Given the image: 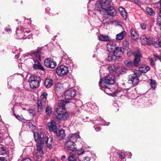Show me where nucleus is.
<instances>
[{"instance_id":"nucleus-50","label":"nucleus","mask_w":161,"mask_h":161,"mask_svg":"<svg viewBox=\"0 0 161 161\" xmlns=\"http://www.w3.org/2000/svg\"><path fill=\"white\" fill-rule=\"evenodd\" d=\"M158 44L160 47L161 48V36L158 39Z\"/></svg>"},{"instance_id":"nucleus-13","label":"nucleus","mask_w":161,"mask_h":161,"mask_svg":"<svg viewBox=\"0 0 161 161\" xmlns=\"http://www.w3.org/2000/svg\"><path fill=\"white\" fill-rule=\"evenodd\" d=\"M56 116L57 119L60 120H64L69 117V114L66 112H61L60 110H57Z\"/></svg>"},{"instance_id":"nucleus-5","label":"nucleus","mask_w":161,"mask_h":161,"mask_svg":"<svg viewBox=\"0 0 161 161\" xmlns=\"http://www.w3.org/2000/svg\"><path fill=\"white\" fill-rule=\"evenodd\" d=\"M47 94L44 92L41 95V98L42 100L38 99L37 100V112L40 114H42L43 108H44L47 104Z\"/></svg>"},{"instance_id":"nucleus-54","label":"nucleus","mask_w":161,"mask_h":161,"mask_svg":"<svg viewBox=\"0 0 161 161\" xmlns=\"http://www.w3.org/2000/svg\"><path fill=\"white\" fill-rule=\"evenodd\" d=\"M21 161H31V160L29 158H25Z\"/></svg>"},{"instance_id":"nucleus-57","label":"nucleus","mask_w":161,"mask_h":161,"mask_svg":"<svg viewBox=\"0 0 161 161\" xmlns=\"http://www.w3.org/2000/svg\"><path fill=\"white\" fill-rule=\"evenodd\" d=\"M0 161H7L4 157H0Z\"/></svg>"},{"instance_id":"nucleus-55","label":"nucleus","mask_w":161,"mask_h":161,"mask_svg":"<svg viewBox=\"0 0 161 161\" xmlns=\"http://www.w3.org/2000/svg\"><path fill=\"white\" fill-rule=\"evenodd\" d=\"M33 124H32L31 123L29 122L28 123L27 125V126L30 128H31V127L32 126Z\"/></svg>"},{"instance_id":"nucleus-3","label":"nucleus","mask_w":161,"mask_h":161,"mask_svg":"<svg viewBox=\"0 0 161 161\" xmlns=\"http://www.w3.org/2000/svg\"><path fill=\"white\" fill-rule=\"evenodd\" d=\"M111 1L110 0H101L97 2L96 3V8L97 10L103 14L111 15Z\"/></svg>"},{"instance_id":"nucleus-58","label":"nucleus","mask_w":161,"mask_h":161,"mask_svg":"<svg viewBox=\"0 0 161 161\" xmlns=\"http://www.w3.org/2000/svg\"><path fill=\"white\" fill-rule=\"evenodd\" d=\"M30 129L31 130H34L36 129V126L32 125V126L31 128H30Z\"/></svg>"},{"instance_id":"nucleus-42","label":"nucleus","mask_w":161,"mask_h":161,"mask_svg":"<svg viewBox=\"0 0 161 161\" xmlns=\"http://www.w3.org/2000/svg\"><path fill=\"white\" fill-rule=\"evenodd\" d=\"M154 58L156 60H159L161 62V54L160 56L154 55Z\"/></svg>"},{"instance_id":"nucleus-14","label":"nucleus","mask_w":161,"mask_h":161,"mask_svg":"<svg viewBox=\"0 0 161 161\" xmlns=\"http://www.w3.org/2000/svg\"><path fill=\"white\" fill-rule=\"evenodd\" d=\"M64 97L65 99L70 100L73 98L75 96V91L74 89H70L65 91Z\"/></svg>"},{"instance_id":"nucleus-10","label":"nucleus","mask_w":161,"mask_h":161,"mask_svg":"<svg viewBox=\"0 0 161 161\" xmlns=\"http://www.w3.org/2000/svg\"><path fill=\"white\" fill-rule=\"evenodd\" d=\"M69 72L67 67L62 65L58 67L57 69L56 72L59 76H63L66 75Z\"/></svg>"},{"instance_id":"nucleus-56","label":"nucleus","mask_w":161,"mask_h":161,"mask_svg":"<svg viewBox=\"0 0 161 161\" xmlns=\"http://www.w3.org/2000/svg\"><path fill=\"white\" fill-rule=\"evenodd\" d=\"M90 159L89 158L86 157L85 158V159H84V161H85V160H86V161H90Z\"/></svg>"},{"instance_id":"nucleus-34","label":"nucleus","mask_w":161,"mask_h":161,"mask_svg":"<svg viewBox=\"0 0 161 161\" xmlns=\"http://www.w3.org/2000/svg\"><path fill=\"white\" fill-rule=\"evenodd\" d=\"M147 12L149 14L151 15H153L155 14V13L153 10L151 8L147 7L146 9Z\"/></svg>"},{"instance_id":"nucleus-40","label":"nucleus","mask_w":161,"mask_h":161,"mask_svg":"<svg viewBox=\"0 0 161 161\" xmlns=\"http://www.w3.org/2000/svg\"><path fill=\"white\" fill-rule=\"evenodd\" d=\"M123 46L125 48H128L129 46V43L127 41L125 40L123 42Z\"/></svg>"},{"instance_id":"nucleus-39","label":"nucleus","mask_w":161,"mask_h":161,"mask_svg":"<svg viewBox=\"0 0 161 161\" xmlns=\"http://www.w3.org/2000/svg\"><path fill=\"white\" fill-rule=\"evenodd\" d=\"M118 154L119 155V157L122 159H123L125 158V153L121 152H119L118 153Z\"/></svg>"},{"instance_id":"nucleus-63","label":"nucleus","mask_w":161,"mask_h":161,"mask_svg":"<svg viewBox=\"0 0 161 161\" xmlns=\"http://www.w3.org/2000/svg\"><path fill=\"white\" fill-rule=\"evenodd\" d=\"M110 68H111V67L109 66L108 67V68L109 71H110Z\"/></svg>"},{"instance_id":"nucleus-2","label":"nucleus","mask_w":161,"mask_h":161,"mask_svg":"<svg viewBox=\"0 0 161 161\" xmlns=\"http://www.w3.org/2000/svg\"><path fill=\"white\" fill-rule=\"evenodd\" d=\"M150 70V68L148 66L143 65L139 68V70H135L133 74L129 76V81H130L134 85H136L139 82L138 77L141 75V72L142 73H146Z\"/></svg>"},{"instance_id":"nucleus-6","label":"nucleus","mask_w":161,"mask_h":161,"mask_svg":"<svg viewBox=\"0 0 161 161\" xmlns=\"http://www.w3.org/2000/svg\"><path fill=\"white\" fill-rule=\"evenodd\" d=\"M113 53V54L111 56V62L114 61V62L117 61L123 54L122 48L120 47H116Z\"/></svg>"},{"instance_id":"nucleus-29","label":"nucleus","mask_w":161,"mask_h":161,"mask_svg":"<svg viewBox=\"0 0 161 161\" xmlns=\"http://www.w3.org/2000/svg\"><path fill=\"white\" fill-rule=\"evenodd\" d=\"M53 84V80L52 79H47L45 81V86L47 88H50Z\"/></svg>"},{"instance_id":"nucleus-41","label":"nucleus","mask_w":161,"mask_h":161,"mask_svg":"<svg viewBox=\"0 0 161 161\" xmlns=\"http://www.w3.org/2000/svg\"><path fill=\"white\" fill-rule=\"evenodd\" d=\"M84 152V150L83 149L81 148L80 149L78 150L77 151V154L79 155H80L82 154H83Z\"/></svg>"},{"instance_id":"nucleus-7","label":"nucleus","mask_w":161,"mask_h":161,"mask_svg":"<svg viewBox=\"0 0 161 161\" xmlns=\"http://www.w3.org/2000/svg\"><path fill=\"white\" fill-rule=\"evenodd\" d=\"M40 81V77L34 75H31L29 79L30 85L32 88L38 87Z\"/></svg>"},{"instance_id":"nucleus-27","label":"nucleus","mask_w":161,"mask_h":161,"mask_svg":"<svg viewBox=\"0 0 161 161\" xmlns=\"http://www.w3.org/2000/svg\"><path fill=\"white\" fill-rule=\"evenodd\" d=\"M65 101L62 100L59 101L58 103V108H57V110H59L60 109L62 110L64 109L65 108Z\"/></svg>"},{"instance_id":"nucleus-4","label":"nucleus","mask_w":161,"mask_h":161,"mask_svg":"<svg viewBox=\"0 0 161 161\" xmlns=\"http://www.w3.org/2000/svg\"><path fill=\"white\" fill-rule=\"evenodd\" d=\"M133 54L135 58L133 63L130 59L125 60L124 61V63L127 67H131L133 65L136 67L138 66L139 63L140 61V58H142V55L140 52L138 51L134 53Z\"/></svg>"},{"instance_id":"nucleus-47","label":"nucleus","mask_w":161,"mask_h":161,"mask_svg":"<svg viewBox=\"0 0 161 161\" xmlns=\"http://www.w3.org/2000/svg\"><path fill=\"white\" fill-rule=\"evenodd\" d=\"M94 128L97 131H99L101 130L100 128L98 126H94Z\"/></svg>"},{"instance_id":"nucleus-61","label":"nucleus","mask_w":161,"mask_h":161,"mask_svg":"<svg viewBox=\"0 0 161 161\" xmlns=\"http://www.w3.org/2000/svg\"><path fill=\"white\" fill-rule=\"evenodd\" d=\"M160 10L161 11V0L160 1Z\"/></svg>"},{"instance_id":"nucleus-49","label":"nucleus","mask_w":161,"mask_h":161,"mask_svg":"<svg viewBox=\"0 0 161 161\" xmlns=\"http://www.w3.org/2000/svg\"><path fill=\"white\" fill-rule=\"evenodd\" d=\"M149 62L152 66H153L154 65L153 61L152 58L149 59Z\"/></svg>"},{"instance_id":"nucleus-44","label":"nucleus","mask_w":161,"mask_h":161,"mask_svg":"<svg viewBox=\"0 0 161 161\" xmlns=\"http://www.w3.org/2000/svg\"><path fill=\"white\" fill-rule=\"evenodd\" d=\"M120 91L119 90H116V91L114 92L112 94H111V96L114 97L116 96V94L120 92Z\"/></svg>"},{"instance_id":"nucleus-26","label":"nucleus","mask_w":161,"mask_h":161,"mask_svg":"<svg viewBox=\"0 0 161 161\" xmlns=\"http://www.w3.org/2000/svg\"><path fill=\"white\" fill-rule=\"evenodd\" d=\"M41 49L40 48L36 52L32 51L31 52V54L32 56H35L40 60H41L40 53L41 52Z\"/></svg>"},{"instance_id":"nucleus-24","label":"nucleus","mask_w":161,"mask_h":161,"mask_svg":"<svg viewBox=\"0 0 161 161\" xmlns=\"http://www.w3.org/2000/svg\"><path fill=\"white\" fill-rule=\"evenodd\" d=\"M118 9L120 14L122 16L124 19L125 20L127 18V13L125 8L122 7H120Z\"/></svg>"},{"instance_id":"nucleus-38","label":"nucleus","mask_w":161,"mask_h":161,"mask_svg":"<svg viewBox=\"0 0 161 161\" xmlns=\"http://www.w3.org/2000/svg\"><path fill=\"white\" fill-rule=\"evenodd\" d=\"M157 24L158 26L161 25V15L160 14V13H159V16L157 18Z\"/></svg>"},{"instance_id":"nucleus-8","label":"nucleus","mask_w":161,"mask_h":161,"mask_svg":"<svg viewBox=\"0 0 161 161\" xmlns=\"http://www.w3.org/2000/svg\"><path fill=\"white\" fill-rule=\"evenodd\" d=\"M126 70L125 67H120L117 63L113 64L111 65V71L116 72L117 74L121 75L124 74L126 72Z\"/></svg>"},{"instance_id":"nucleus-43","label":"nucleus","mask_w":161,"mask_h":161,"mask_svg":"<svg viewBox=\"0 0 161 161\" xmlns=\"http://www.w3.org/2000/svg\"><path fill=\"white\" fill-rule=\"evenodd\" d=\"M107 51L110 53L111 50V44L110 43H108L107 44Z\"/></svg>"},{"instance_id":"nucleus-23","label":"nucleus","mask_w":161,"mask_h":161,"mask_svg":"<svg viewBox=\"0 0 161 161\" xmlns=\"http://www.w3.org/2000/svg\"><path fill=\"white\" fill-rule=\"evenodd\" d=\"M98 38L99 40L101 41L108 42L110 40V36L105 35H100L98 37Z\"/></svg>"},{"instance_id":"nucleus-1","label":"nucleus","mask_w":161,"mask_h":161,"mask_svg":"<svg viewBox=\"0 0 161 161\" xmlns=\"http://www.w3.org/2000/svg\"><path fill=\"white\" fill-rule=\"evenodd\" d=\"M34 139L37 142L36 147L37 152L36 154V158H37L36 160H39L43 154L41 145L43 144L44 142V134L41 132L38 131L36 133H34Z\"/></svg>"},{"instance_id":"nucleus-62","label":"nucleus","mask_w":161,"mask_h":161,"mask_svg":"<svg viewBox=\"0 0 161 161\" xmlns=\"http://www.w3.org/2000/svg\"><path fill=\"white\" fill-rule=\"evenodd\" d=\"M18 57H19L18 55H16L15 57V58L16 59L18 58Z\"/></svg>"},{"instance_id":"nucleus-64","label":"nucleus","mask_w":161,"mask_h":161,"mask_svg":"<svg viewBox=\"0 0 161 161\" xmlns=\"http://www.w3.org/2000/svg\"><path fill=\"white\" fill-rule=\"evenodd\" d=\"M159 27L160 30H161V25H159Z\"/></svg>"},{"instance_id":"nucleus-46","label":"nucleus","mask_w":161,"mask_h":161,"mask_svg":"<svg viewBox=\"0 0 161 161\" xmlns=\"http://www.w3.org/2000/svg\"><path fill=\"white\" fill-rule=\"evenodd\" d=\"M14 79V76L13 75H11L8 78V82L12 80H13Z\"/></svg>"},{"instance_id":"nucleus-31","label":"nucleus","mask_w":161,"mask_h":161,"mask_svg":"<svg viewBox=\"0 0 161 161\" xmlns=\"http://www.w3.org/2000/svg\"><path fill=\"white\" fill-rule=\"evenodd\" d=\"M150 85L153 90H154L155 89L156 86V81L152 79H150Z\"/></svg>"},{"instance_id":"nucleus-52","label":"nucleus","mask_w":161,"mask_h":161,"mask_svg":"<svg viewBox=\"0 0 161 161\" xmlns=\"http://www.w3.org/2000/svg\"><path fill=\"white\" fill-rule=\"evenodd\" d=\"M112 78H113V77L111 76V85L114 84V83L115 82V78H114L112 80Z\"/></svg>"},{"instance_id":"nucleus-16","label":"nucleus","mask_w":161,"mask_h":161,"mask_svg":"<svg viewBox=\"0 0 161 161\" xmlns=\"http://www.w3.org/2000/svg\"><path fill=\"white\" fill-rule=\"evenodd\" d=\"M75 145V144L73 141L68 140L65 143V147L69 150L75 151L76 150Z\"/></svg>"},{"instance_id":"nucleus-25","label":"nucleus","mask_w":161,"mask_h":161,"mask_svg":"<svg viewBox=\"0 0 161 161\" xmlns=\"http://www.w3.org/2000/svg\"><path fill=\"white\" fill-rule=\"evenodd\" d=\"M78 138H80V136L78 133L71 134L68 137L69 141L76 140Z\"/></svg>"},{"instance_id":"nucleus-15","label":"nucleus","mask_w":161,"mask_h":161,"mask_svg":"<svg viewBox=\"0 0 161 161\" xmlns=\"http://www.w3.org/2000/svg\"><path fill=\"white\" fill-rule=\"evenodd\" d=\"M45 66L49 68L53 69L56 66V63L53 59L50 58L46 59L44 63Z\"/></svg>"},{"instance_id":"nucleus-48","label":"nucleus","mask_w":161,"mask_h":161,"mask_svg":"<svg viewBox=\"0 0 161 161\" xmlns=\"http://www.w3.org/2000/svg\"><path fill=\"white\" fill-rule=\"evenodd\" d=\"M15 117L17 119H18L19 120L21 121L23 120L22 118L19 116L15 115Z\"/></svg>"},{"instance_id":"nucleus-9","label":"nucleus","mask_w":161,"mask_h":161,"mask_svg":"<svg viewBox=\"0 0 161 161\" xmlns=\"http://www.w3.org/2000/svg\"><path fill=\"white\" fill-rule=\"evenodd\" d=\"M111 16L114 17V19H111V23L115 26L118 25L120 27L122 28V26L120 24V22L117 18V11L116 9L111 6Z\"/></svg>"},{"instance_id":"nucleus-12","label":"nucleus","mask_w":161,"mask_h":161,"mask_svg":"<svg viewBox=\"0 0 161 161\" xmlns=\"http://www.w3.org/2000/svg\"><path fill=\"white\" fill-rule=\"evenodd\" d=\"M140 42L142 45L148 44L151 45L153 43V38L149 37L148 38L145 35L142 36L140 38Z\"/></svg>"},{"instance_id":"nucleus-18","label":"nucleus","mask_w":161,"mask_h":161,"mask_svg":"<svg viewBox=\"0 0 161 161\" xmlns=\"http://www.w3.org/2000/svg\"><path fill=\"white\" fill-rule=\"evenodd\" d=\"M48 126L50 131H53L54 133L55 132L57 126L55 121L53 120H51L50 122L48 123Z\"/></svg>"},{"instance_id":"nucleus-53","label":"nucleus","mask_w":161,"mask_h":161,"mask_svg":"<svg viewBox=\"0 0 161 161\" xmlns=\"http://www.w3.org/2000/svg\"><path fill=\"white\" fill-rule=\"evenodd\" d=\"M134 3L138 5H140V2L137 0H135Z\"/></svg>"},{"instance_id":"nucleus-60","label":"nucleus","mask_w":161,"mask_h":161,"mask_svg":"<svg viewBox=\"0 0 161 161\" xmlns=\"http://www.w3.org/2000/svg\"><path fill=\"white\" fill-rule=\"evenodd\" d=\"M116 45V44L115 42H111V46H115Z\"/></svg>"},{"instance_id":"nucleus-32","label":"nucleus","mask_w":161,"mask_h":161,"mask_svg":"<svg viewBox=\"0 0 161 161\" xmlns=\"http://www.w3.org/2000/svg\"><path fill=\"white\" fill-rule=\"evenodd\" d=\"M69 156L68 158V160L69 161H76V158L74 157L73 153L70 152L69 153Z\"/></svg>"},{"instance_id":"nucleus-11","label":"nucleus","mask_w":161,"mask_h":161,"mask_svg":"<svg viewBox=\"0 0 161 161\" xmlns=\"http://www.w3.org/2000/svg\"><path fill=\"white\" fill-rule=\"evenodd\" d=\"M111 77L109 75L106 76L105 77L104 79H100L99 85L101 89L104 87V86H106V85H108L109 86H110Z\"/></svg>"},{"instance_id":"nucleus-19","label":"nucleus","mask_w":161,"mask_h":161,"mask_svg":"<svg viewBox=\"0 0 161 161\" xmlns=\"http://www.w3.org/2000/svg\"><path fill=\"white\" fill-rule=\"evenodd\" d=\"M44 142L47 144V147L50 149L52 148V146L53 144V139L51 137L47 138L44 137Z\"/></svg>"},{"instance_id":"nucleus-17","label":"nucleus","mask_w":161,"mask_h":161,"mask_svg":"<svg viewBox=\"0 0 161 161\" xmlns=\"http://www.w3.org/2000/svg\"><path fill=\"white\" fill-rule=\"evenodd\" d=\"M33 67L35 69H41L44 70V68L42 66L39 62L36 59H33L32 62Z\"/></svg>"},{"instance_id":"nucleus-33","label":"nucleus","mask_w":161,"mask_h":161,"mask_svg":"<svg viewBox=\"0 0 161 161\" xmlns=\"http://www.w3.org/2000/svg\"><path fill=\"white\" fill-rule=\"evenodd\" d=\"M6 154L5 148L3 147H0V155H5Z\"/></svg>"},{"instance_id":"nucleus-28","label":"nucleus","mask_w":161,"mask_h":161,"mask_svg":"<svg viewBox=\"0 0 161 161\" xmlns=\"http://www.w3.org/2000/svg\"><path fill=\"white\" fill-rule=\"evenodd\" d=\"M126 34L125 31H124L116 35V39L117 40H121L123 39Z\"/></svg>"},{"instance_id":"nucleus-35","label":"nucleus","mask_w":161,"mask_h":161,"mask_svg":"<svg viewBox=\"0 0 161 161\" xmlns=\"http://www.w3.org/2000/svg\"><path fill=\"white\" fill-rule=\"evenodd\" d=\"M137 51H138L139 52V51H136L135 52L133 53L131 49L129 48H128L127 52V55L129 57H130L132 54L134 55V53H135Z\"/></svg>"},{"instance_id":"nucleus-51","label":"nucleus","mask_w":161,"mask_h":161,"mask_svg":"<svg viewBox=\"0 0 161 161\" xmlns=\"http://www.w3.org/2000/svg\"><path fill=\"white\" fill-rule=\"evenodd\" d=\"M5 31L9 33L11 32V30L10 28L6 29V28L4 29Z\"/></svg>"},{"instance_id":"nucleus-20","label":"nucleus","mask_w":161,"mask_h":161,"mask_svg":"<svg viewBox=\"0 0 161 161\" xmlns=\"http://www.w3.org/2000/svg\"><path fill=\"white\" fill-rule=\"evenodd\" d=\"M57 136L59 137V139L60 140L64 139L65 136V134L64 130L61 129L58 130H55V132Z\"/></svg>"},{"instance_id":"nucleus-45","label":"nucleus","mask_w":161,"mask_h":161,"mask_svg":"<svg viewBox=\"0 0 161 161\" xmlns=\"http://www.w3.org/2000/svg\"><path fill=\"white\" fill-rule=\"evenodd\" d=\"M141 28L143 30H145L146 28L145 24L143 23H141Z\"/></svg>"},{"instance_id":"nucleus-22","label":"nucleus","mask_w":161,"mask_h":161,"mask_svg":"<svg viewBox=\"0 0 161 161\" xmlns=\"http://www.w3.org/2000/svg\"><path fill=\"white\" fill-rule=\"evenodd\" d=\"M131 38L134 40H136L138 39L139 36L136 31L133 29H131L130 31Z\"/></svg>"},{"instance_id":"nucleus-59","label":"nucleus","mask_w":161,"mask_h":161,"mask_svg":"<svg viewBox=\"0 0 161 161\" xmlns=\"http://www.w3.org/2000/svg\"><path fill=\"white\" fill-rule=\"evenodd\" d=\"M65 158L66 156L65 155H63L61 158V159L63 161L65 159Z\"/></svg>"},{"instance_id":"nucleus-37","label":"nucleus","mask_w":161,"mask_h":161,"mask_svg":"<svg viewBox=\"0 0 161 161\" xmlns=\"http://www.w3.org/2000/svg\"><path fill=\"white\" fill-rule=\"evenodd\" d=\"M100 121L102 122V125H109L110 123L109 122H107L105 121L103 119L100 118Z\"/></svg>"},{"instance_id":"nucleus-30","label":"nucleus","mask_w":161,"mask_h":161,"mask_svg":"<svg viewBox=\"0 0 161 161\" xmlns=\"http://www.w3.org/2000/svg\"><path fill=\"white\" fill-rule=\"evenodd\" d=\"M103 88H105V89L104 90V92H105V93L108 95H110L111 92L110 86H104Z\"/></svg>"},{"instance_id":"nucleus-21","label":"nucleus","mask_w":161,"mask_h":161,"mask_svg":"<svg viewBox=\"0 0 161 161\" xmlns=\"http://www.w3.org/2000/svg\"><path fill=\"white\" fill-rule=\"evenodd\" d=\"M54 90L58 92H62L64 90L63 84L60 83H56L54 85Z\"/></svg>"},{"instance_id":"nucleus-36","label":"nucleus","mask_w":161,"mask_h":161,"mask_svg":"<svg viewBox=\"0 0 161 161\" xmlns=\"http://www.w3.org/2000/svg\"><path fill=\"white\" fill-rule=\"evenodd\" d=\"M52 108L49 107L47 106L46 109V112L48 115H50L52 114Z\"/></svg>"}]
</instances>
